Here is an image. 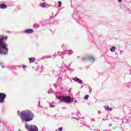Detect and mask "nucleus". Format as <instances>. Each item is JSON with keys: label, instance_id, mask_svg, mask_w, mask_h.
Returning <instances> with one entry per match:
<instances>
[{"label": "nucleus", "instance_id": "f257e3e1", "mask_svg": "<svg viewBox=\"0 0 131 131\" xmlns=\"http://www.w3.org/2000/svg\"><path fill=\"white\" fill-rule=\"evenodd\" d=\"M17 114L20 115V118L23 123L31 121L34 118V115L32 111L29 110L23 111L21 113H20V111H18Z\"/></svg>", "mask_w": 131, "mask_h": 131}, {"label": "nucleus", "instance_id": "f03ea898", "mask_svg": "<svg viewBox=\"0 0 131 131\" xmlns=\"http://www.w3.org/2000/svg\"><path fill=\"white\" fill-rule=\"evenodd\" d=\"M8 39V36L1 37L0 36V55L6 56L9 54V48L6 41Z\"/></svg>", "mask_w": 131, "mask_h": 131}, {"label": "nucleus", "instance_id": "7ed1b4c3", "mask_svg": "<svg viewBox=\"0 0 131 131\" xmlns=\"http://www.w3.org/2000/svg\"><path fill=\"white\" fill-rule=\"evenodd\" d=\"M71 65V61L70 60H65L62 63V65L60 71L61 72H65L67 70V68Z\"/></svg>", "mask_w": 131, "mask_h": 131}, {"label": "nucleus", "instance_id": "20e7f679", "mask_svg": "<svg viewBox=\"0 0 131 131\" xmlns=\"http://www.w3.org/2000/svg\"><path fill=\"white\" fill-rule=\"evenodd\" d=\"M58 99L60 101L65 102V103H71V102H73V99L69 96H59Z\"/></svg>", "mask_w": 131, "mask_h": 131}, {"label": "nucleus", "instance_id": "39448f33", "mask_svg": "<svg viewBox=\"0 0 131 131\" xmlns=\"http://www.w3.org/2000/svg\"><path fill=\"white\" fill-rule=\"evenodd\" d=\"M25 128L26 129H28L29 131H38V128H37V126L35 125H31L29 126V125L27 123L25 124Z\"/></svg>", "mask_w": 131, "mask_h": 131}, {"label": "nucleus", "instance_id": "423d86ee", "mask_svg": "<svg viewBox=\"0 0 131 131\" xmlns=\"http://www.w3.org/2000/svg\"><path fill=\"white\" fill-rule=\"evenodd\" d=\"M7 95L3 93H0V104H3L5 102V99H6Z\"/></svg>", "mask_w": 131, "mask_h": 131}, {"label": "nucleus", "instance_id": "0eeeda50", "mask_svg": "<svg viewBox=\"0 0 131 131\" xmlns=\"http://www.w3.org/2000/svg\"><path fill=\"white\" fill-rule=\"evenodd\" d=\"M72 79L74 81H75V82H78V83H79V84H82V83H83L82 82V80L79 78H73Z\"/></svg>", "mask_w": 131, "mask_h": 131}, {"label": "nucleus", "instance_id": "6e6552de", "mask_svg": "<svg viewBox=\"0 0 131 131\" xmlns=\"http://www.w3.org/2000/svg\"><path fill=\"white\" fill-rule=\"evenodd\" d=\"M33 29H29L25 30L24 33L26 34H31V33H33Z\"/></svg>", "mask_w": 131, "mask_h": 131}, {"label": "nucleus", "instance_id": "1a4fd4ad", "mask_svg": "<svg viewBox=\"0 0 131 131\" xmlns=\"http://www.w3.org/2000/svg\"><path fill=\"white\" fill-rule=\"evenodd\" d=\"M86 59H87V60H89V61H93V62H95V61H96V58L93 56H86Z\"/></svg>", "mask_w": 131, "mask_h": 131}, {"label": "nucleus", "instance_id": "9d476101", "mask_svg": "<svg viewBox=\"0 0 131 131\" xmlns=\"http://www.w3.org/2000/svg\"><path fill=\"white\" fill-rule=\"evenodd\" d=\"M64 55L65 54H67L69 56L72 55L73 54V51L71 50H67L64 51Z\"/></svg>", "mask_w": 131, "mask_h": 131}, {"label": "nucleus", "instance_id": "9b49d317", "mask_svg": "<svg viewBox=\"0 0 131 131\" xmlns=\"http://www.w3.org/2000/svg\"><path fill=\"white\" fill-rule=\"evenodd\" d=\"M47 6H49V7H51V5H48V4H47L46 3L39 4V7H41V8H47Z\"/></svg>", "mask_w": 131, "mask_h": 131}, {"label": "nucleus", "instance_id": "f8f14e48", "mask_svg": "<svg viewBox=\"0 0 131 131\" xmlns=\"http://www.w3.org/2000/svg\"><path fill=\"white\" fill-rule=\"evenodd\" d=\"M50 108H55L56 107V103L55 102H50Z\"/></svg>", "mask_w": 131, "mask_h": 131}, {"label": "nucleus", "instance_id": "ddd939ff", "mask_svg": "<svg viewBox=\"0 0 131 131\" xmlns=\"http://www.w3.org/2000/svg\"><path fill=\"white\" fill-rule=\"evenodd\" d=\"M0 9H7V5L5 4H0Z\"/></svg>", "mask_w": 131, "mask_h": 131}, {"label": "nucleus", "instance_id": "4468645a", "mask_svg": "<svg viewBox=\"0 0 131 131\" xmlns=\"http://www.w3.org/2000/svg\"><path fill=\"white\" fill-rule=\"evenodd\" d=\"M29 60H30V63H33L34 62H35V58L34 57H31L29 58Z\"/></svg>", "mask_w": 131, "mask_h": 131}, {"label": "nucleus", "instance_id": "2eb2a0df", "mask_svg": "<svg viewBox=\"0 0 131 131\" xmlns=\"http://www.w3.org/2000/svg\"><path fill=\"white\" fill-rule=\"evenodd\" d=\"M104 108L106 111H112V108H111L108 106H104Z\"/></svg>", "mask_w": 131, "mask_h": 131}, {"label": "nucleus", "instance_id": "dca6fc26", "mask_svg": "<svg viewBox=\"0 0 131 131\" xmlns=\"http://www.w3.org/2000/svg\"><path fill=\"white\" fill-rule=\"evenodd\" d=\"M116 50V47L115 46H113L112 47H111L110 51H112L113 53V52H115V50Z\"/></svg>", "mask_w": 131, "mask_h": 131}, {"label": "nucleus", "instance_id": "f3484780", "mask_svg": "<svg viewBox=\"0 0 131 131\" xmlns=\"http://www.w3.org/2000/svg\"><path fill=\"white\" fill-rule=\"evenodd\" d=\"M64 55L65 53L64 52V51L63 52H58V54H57V56H62V55Z\"/></svg>", "mask_w": 131, "mask_h": 131}, {"label": "nucleus", "instance_id": "a211bd4d", "mask_svg": "<svg viewBox=\"0 0 131 131\" xmlns=\"http://www.w3.org/2000/svg\"><path fill=\"white\" fill-rule=\"evenodd\" d=\"M52 58V56H44L42 57V59H51Z\"/></svg>", "mask_w": 131, "mask_h": 131}, {"label": "nucleus", "instance_id": "6ab92c4d", "mask_svg": "<svg viewBox=\"0 0 131 131\" xmlns=\"http://www.w3.org/2000/svg\"><path fill=\"white\" fill-rule=\"evenodd\" d=\"M0 66H1L2 68H4L5 67V64L3 62L0 61Z\"/></svg>", "mask_w": 131, "mask_h": 131}, {"label": "nucleus", "instance_id": "aec40b11", "mask_svg": "<svg viewBox=\"0 0 131 131\" xmlns=\"http://www.w3.org/2000/svg\"><path fill=\"white\" fill-rule=\"evenodd\" d=\"M61 6H62V2L59 1L58 2V7H59V8L61 7Z\"/></svg>", "mask_w": 131, "mask_h": 131}, {"label": "nucleus", "instance_id": "412c9836", "mask_svg": "<svg viewBox=\"0 0 131 131\" xmlns=\"http://www.w3.org/2000/svg\"><path fill=\"white\" fill-rule=\"evenodd\" d=\"M22 67L23 68V69L25 70V71H26V69L27 68V66H25V65H23Z\"/></svg>", "mask_w": 131, "mask_h": 131}, {"label": "nucleus", "instance_id": "4be33fe9", "mask_svg": "<svg viewBox=\"0 0 131 131\" xmlns=\"http://www.w3.org/2000/svg\"><path fill=\"white\" fill-rule=\"evenodd\" d=\"M89 97H90V96L89 95H85L84 97V99H85V100H88Z\"/></svg>", "mask_w": 131, "mask_h": 131}, {"label": "nucleus", "instance_id": "5701e85b", "mask_svg": "<svg viewBox=\"0 0 131 131\" xmlns=\"http://www.w3.org/2000/svg\"><path fill=\"white\" fill-rule=\"evenodd\" d=\"M61 48H62L63 50H65V49H66V45H65V44H62V45L61 46Z\"/></svg>", "mask_w": 131, "mask_h": 131}, {"label": "nucleus", "instance_id": "b1692460", "mask_svg": "<svg viewBox=\"0 0 131 131\" xmlns=\"http://www.w3.org/2000/svg\"><path fill=\"white\" fill-rule=\"evenodd\" d=\"M48 94H53V90L50 89L48 91Z\"/></svg>", "mask_w": 131, "mask_h": 131}, {"label": "nucleus", "instance_id": "393cba45", "mask_svg": "<svg viewBox=\"0 0 131 131\" xmlns=\"http://www.w3.org/2000/svg\"><path fill=\"white\" fill-rule=\"evenodd\" d=\"M59 131H63V127H61L58 128Z\"/></svg>", "mask_w": 131, "mask_h": 131}, {"label": "nucleus", "instance_id": "a878e982", "mask_svg": "<svg viewBox=\"0 0 131 131\" xmlns=\"http://www.w3.org/2000/svg\"><path fill=\"white\" fill-rule=\"evenodd\" d=\"M119 3H121V2H122V0H118Z\"/></svg>", "mask_w": 131, "mask_h": 131}, {"label": "nucleus", "instance_id": "bb28decb", "mask_svg": "<svg viewBox=\"0 0 131 131\" xmlns=\"http://www.w3.org/2000/svg\"><path fill=\"white\" fill-rule=\"evenodd\" d=\"M61 80V79H62V77H60V78H59L58 79H57V80Z\"/></svg>", "mask_w": 131, "mask_h": 131}, {"label": "nucleus", "instance_id": "cd10ccee", "mask_svg": "<svg viewBox=\"0 0 131 131\" xmlns=\"http://www.w3.org/2000/svg\"><path fill=\"white\" fill-rule=\"evenodd\" d=\"M53 59H55V57H56V56L53 55Z\"/></svg>", "mask_w": 131, "mask_h": 131}, {"label": "nucleus", "instance_id": "c85d7f7f", "mask_svg": "<svg viewBox=\"0 0 131 131\" xmlns=\"http://www.w3.org/2000/svg\"><path fill=\"white\" fill-rule=\"evenodd\" d=\"M109 126H112V124H109Z\"/></svg>", "mask_w": 131, "mask_h": 131}, {"label": "nucleus", "instance_id": "c756f323", "mask_svg": "<svg viewBox=\"0 0 131 131\" xmlns=\"http://www.w3.org/2000/svg\"><path fill=\"white\" fill-rule=\"evenodd\" d=\"M74 103H77V100H75V101H74Z\"/></svg>", "mask_w": 131, "mask_h": 131}, {"label": "nucleus", "instance_id": "7c9ffc66", "mask_svg": "<svg viewBox=\"0 0 131 131\" xmlns=\"http://www.w3.org/2000/svg\"><path fill=\"white\" fill-rule=\"evenodd\" d=\"M39 103H40V102L39 101Z\"/></svg>", "mask_w": 131, "mask_h": 131}]
</instances>
